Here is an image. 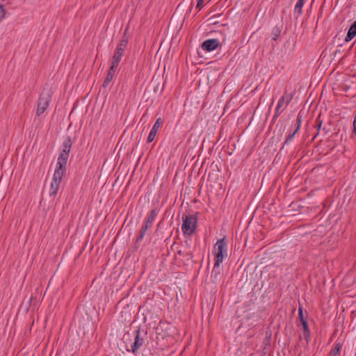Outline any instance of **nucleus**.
<instances>
[{"label":"nucleus","instance_id":"obj_28","mask_svg":"<svg viewBox=\"0 0 356 356\" xmlns=\"http://www.w3.org/2000/svg\"><path fill=\"white\" fill-rule=\"evenodd\" d=\"M204 0H197L196 9H197L199 11L201 10L204 6Z\"/></svg>","mask_w":356,"mask_h":356},{"label":"nucleus","instance_id":"obj_32","mask_svg":"<svg viewBox=\"0 0 356 356\" xmlns=\"http://www.w3.org/2000/svg\"><path fill=\"white\" fill-rule=\"evenodd\" d=\"M186 256L188 257V258L191 259L193 258V252H187Z\"/></svg>","mask_w":356,"mask_h":356},{"label":"nucleus","instance_id":"obj_12","mask_svg":"<svg viewBox=\"0 0 356 356\" xmlns=\"http://www.w3.org/2000/svg\"><path fill=\"white\" fill-rule=\"evenodd\" d=\"M356 35V20L351 24L345 38L346 42L353 40Z\"/></svg>","mask_w":356,"mask_h":356},{"label":"nucleus","instance_id":"obj_9","mask_svg":"<svg viewBox=\"0 0 356 356\" xmlns=\"http://www.w3.org/2000/svg\"><path fill=\"white\" fill-rule=\"evenodd\" d=\"M69 153L60 152L58 158L56 165L59 166L60 168H66V164L69 158Z\"/></svg>","mask_w":356,"mask_h":356},{"label":"nucleus","instance_id":"obj_23","mask_svg":"<svg viewBox=\"0 0 356 356\" xmlns=\"http://www.w3.org/2000/svg\"><path fill=\"white\" fill-rule=\"evenodd\" d=\"M307 314L306 316H304L302 307L300 306L298 307V319L300 320V323H302L303 322H307Z\"/></svg>","mask_w":356,"mask_h":356},{"label":"nucleus","instance_id":"obj_2","mask_svg":"<svg viewBox=\"0 0 356 356\" xmlns=\"http://www.w3.org/2000/svg\"><path fill=\"white\" fill-rule=\"evenodd\" d=\"M51 99V93L50 90H43L39 97L38 102V106L36 110V115L40 116L48 108Z\"/></svg>","mask_w":356,"mask_h":356},{"label":"nucleus","instance_id":"obj_18","mask_svg":"<svg viewBox=\"0 0 356 356\" xmlns=\"http://www.w3.org/2000/svg\"><path fill=\"white\" fill-rule=\"evenodd\" d=\"M341 348H342V343L340 342H336L334 343V348H332L330 352V356H339L341 351Z\"/></svg>","mask_w":356,"mask_h":356},{"label":"nucleus","instance_id":"obj_22","mask_svg":"<svg viewBox=\"0 0 356 356\" xmlns=\"http://www.w3.org/2000/svg\"><path fill=\"white\" fill-rule=\"evenodd\" d=\"M159 211L156 209H153L150 211V213L147 218V220H149V222H153L155 220L156 217L158 215Z\"/></svg>","mask_w":356,"mask_h":356},{"label":"nucleus","instance_id":"obj_4","mask_svg":"<svg viewBox=\"0 0 356 356\" xmlns=\"http://www.w3.org/2000/svg\"><path fill=\"white\" fill-rule=\"evenodd\" d=\"M133 335L134 337V342L131 346V352L136 353L138 349L143 345L145 340L141 337V330L140 327H137L136 330H134Z\"/></svg>","mask_w":356,"mask_h":356},{"label":"nucleus","instance_id":"obj_15","mask_svg":"<svg viewBox=\"0 0 356 356\" xmlns=\"http://www.w3.org/2000/svg\"><path fill=\"white\" fill-rule=\"evenodd\" d=\"M222 262V261L215 260L214 266L211 272V276L213 277L215 279H217L218 275H220V264Z\"/></svg>","mask_w":356,"mask_h":356},{"label":"nucleus","instance_id":"obj_31","mask_svg":"<svg viewBox=\"0 0 356 356\" xmlns=\"http://www.w3.org/2000/svg\"><path fill=\"white\" fill-rule=\"evenodd\" d=\"M353 125V132L356 134V115H355Z\"/></svg>","mask_w":356,"mask_h":356},{"label":"nucleus","instance_id":"obj_8","mask_svg":"<svg viewBox=\"0 0 356 356\" xmlns=\"http://www.w3.org/2000/svg\"><path fill=\"white\" fill-rule=\"evenodd\" d=\"M152 222H149V220H146L145 224L142 226L140 234L137 236L135 242V245H136L138 243H140L143 239L144 235L147 231V229L152 227Z\"/></svg>","mask_w":356,"mask_h":356},{"label":"nucleus","instance_id":"obj_17","mask_svg":"<svg viewBox=\"0 0 356 356\" xmlns=\"http://www.w3.org/2000/svg\"><path fill=\"white\" fill-rule=\"evenodd\" d=\"M301 325L302 326V330H302V336H303L305 340L307 341V343H308L310 340V330H309V328L308 326L307 321L303 322L302 323H301Z\"/></svg>","mask_w":356,"mask_h":356},{"label":"nucleus","instance_id":"obj_7","mask_svg":"<svg viewBox=\"0 0 356 356\" xmlns=\"http://www.w3.org/2000/svg\"><path fill=\"white\" fill-rule=\"evenodd\" d=\"M124 50L122 49L121 48L116 47L114 54L113 56V60L111 63V65L113 67H118L119 65V63L121 60L122 56L124 53Z\"/></svg>","mask_w":356,"mask_h":356},{"label":"nucleus","instance_id":"obj_20","mask_svg":"<svg viewBox=\"0 0 356 356\" xmlns=\"http://www.w3.org/2000/svg\"><path fill=\"white\" fill-rule=\"evenodd\" d=\"M60 186V183H58L57 181H52L49 189V195L51 197L55 196L58 191Z\"/></svg>","mask_w":356,"mask_h":356},{"label":"nucleus","instance_id":"obj_27","mask_svg":"<svg viewBox=\"0 0 356 356\" xmlns=\"http://www.w3.org/2000/svg\"><path fill=\"white\" fill-rule=\"evenodd\" d=\"M302 122V116L300 115V113L298 115L297 119H296V129L299 131L300 125Z\"/></svg>","mask_w":356,"mask_h":356},{"label":"nucleus","instance_id":"obj_13","mask_svg":"<svg viewBox=\"0 0 356 356\" xmlns=\"http://www.w3.org/2000/svg\"><path fill=\"white\" fill-rule=\"evenodd\" d=\"M294 93H288L286 91L284 93V95L279 99L278 103H280L281 106H283L284 103L286 104V106L292 101Z\"/></svg>","mask_w":356,"mask_h":356},{"label":"nucleus","instance_id":"obj_29","mask_svg":"<svg viewBox=\"0 0 356 356\" xmlns=\"http://www.w3.org/2000/svg\"><path fill=\"white\" fill-rule=\"evenodd\" d=\"M6 15V11L3 8V5H0V21H1L4 17Z\"/></svg>","mask_w":356,"mask_h":356},{"label":"nucleus","instance_id":"obj_19","mask_svg":"<svg viewBox=\"0 0 356 356\" xmlns=\"http://www.w3.org/2000/svg\"><path fill=\"white\" fill-rule=\"evenodd\" d=\"M129 42V37L127 35V31L124 33L120 43L117 46L118 48H121L123 50H125L126 47L127 46Z\"/></svg>","mask_w":356,"mask_h":356},{"label":"nucleus","instance_id":"obj_3","mask_svg":"<svg viewBox=\"0 0 356 356\" xmlns=\"http://www.w3.org/2000/svg\"><path fill=\"white\" fill-rule=\"evenodd\" d=\"M214 260L223 261L227 257V241L225 237L218 239L214 245Z\"/></svg>","mask_w":356,"mask_h":356},{"label":"nucleus","instance_id":"obj_21","mask_svg":"<svg viewBox=\"0 0 356 356\" xmlns=\"http://www.w3.org/2000/svg\"><path fill=\"white\" fill-rule=\"evenodd\" d=\"M305 3V0H298L294 8V13L298 15V17L302 14V8Z\"/></svg>","mask_w":356,"mask_h":356},{"label":"nucleus","instance_id":"obj_5","mask_svg":"<svg viewBox=\"0 0 356 356\" xmlns=\"http://www.w3.org/2000/svg\"><path fill=\"white\" fill-rule=\"evenodd\" d=\"M221 44L217 39H208L204 41L201 45L205 51H211L216 49Z\"/></svg>","mask_w":356,"mask_h":356},{"label":"nucleus","instance_id":"obj_10","mask_svg":"<svg viewBox=\"0 0 356 356\" xmlns=\"http://www.w3.org/2000/svg\"><path fill=\"white\" fill-rule=\"evenodd\" d=\"M73 144V140L71 136H67L63 141L61 147L60 152L69 153Z\"/></svg>","mask_w":356,"mask_h":356},{"label":"nucleus","instance_id":"obj_1","mask_svg":"<svg viewBox=\"0 0 356 356\" xmlns=\"http://www.w3.org/2000/svg\"><path fill=\"white\" fill-rule=\"evenodd\" d=\"M197 214L194 216L183 214L181 230L184 235L191 236L195 232L197 225Z\"/></svg>","mask_w":356,"mask_h":356},{"label":"nucleus","instance_id":"obj_16","mask_svg":"<svg viewBox=\"0 0 356 356\" xmlns=\"http://www.w3.org/2000/svg\"><path fill=\"white\" fill-rule=\"evenodd\" d=\"M301 325L302 326V330H302V336H303L305 340L307 341V343H308L310 340V330H309V328L308 326L307 321L303 322L302 323H301Z\"/></svg>","mask_w":356,"mask_h":356},{"label":"nucleus","instance_id":"obj_25","mask_svg":"<svg viewBox=\"0 0 356 356\" xmlns=\"http://www.w3.org/2000/svg\"><path fill=\"white\" fill-rule=\"evenodd\" d=\"M298 131V130L295 129V130L293 132H291L289 134V136L286 137L284 144V145L289 144L291 143V141L292 140V139L294 138L295 135L297 134Z\"/></svg>","mask_w":356,"mask_h":356},{"label":"nucleus","instance_id":"obj_30","mask_svg":"<svg viewBox=\"0 0 356 356\" xmlns=\"http://www.w3.org/2000/svg\"><path fill=\"white\" fill-rule=\"evenodd\" d=\"M316 122L318 131L319 132L323 123V120L320 119V116H318V118L316 119Z\"/></svg>","mask_w":356,"mask_h":356},{"label":"nucleus","instance_id":"obj_26","mask_svg":"<svg viewBox=\"0 0 356 356\" xmlns=\"http://www.w3.org/2000/svg\"><path fill=\"white\" fill-rule=\"evenodd\" d=\"M282 107V106L280 105V103H277V106L275 108L274 118H277L281 114V113L282 112V110L280 111Z\"/></svg>","mask_w":356,"mask_h":356},{"label":"nucleus","instance_id":"obj_6","mask_svg":"<svg viewBox=\"0 0 356 356\" xmlns=\"http://www.w3.org/2000/svg\"><path fill=\"white\" fill-rule=\"evenodd\" d=\"M163 120L161 118H159L156 119L155 123L154 124L148 136H147V143H151L155 138L156 136L157 131L163 125Z\"/></svg>","mask_w":356,"mask_h":356},{"label":"nucleus","instance_id":"obj_14","mask_svg":"<svg viewBox=\"0 0 356 356\" xmlns=\"http://www.w3.org/2000/svg\"><path fill=\"white\" fill-rule=\"evenodd\" d=\"M65 170V168H60L59 166L56 165L52 181H55L60 184Z\"/></svg>","mask_w":356,"mask_h":356},{"label":"nucleus","instance_id":"obj_33","mask_svg":"<svg viewBox=\"0 0 356 356\" xmlns=\"http://www.w3.org/2000/svg\"><path fill=\"white\" fill-rule=\"evenodd\" d=\"M177 254H178L179 255H182V254H183V253H182L181 250H178V251H177Z\"/></svg>","mask_w":356,"mask_h":356},{"label":"nucleus","instance_id":"obj_11","mask_svg":"<svg viewBox=\"0 0 356 356\" xmlns=\"http://www.w3.org/2000/svg\"><path fill=\"white\" fill-rule=\"evenodd\" d=\"M116 69H117V67H113V66L110 67L108 72V74L104 81V83H103L104 88H106L109 85V83H111V81H112V79L113 78V76L115 73Z\"/></svg>","mask_w":356,"mask_h":356},{"label":"nucleus","instance_id":"obj_24","mask_svg":"<svg viewBox=\"0 0 356 356\" xmlns=\"http://www.w3.org/2000/svg\"><path fill=\"white\" fill-rule=\"evenodd\" d=\"M280 33H281V29L277 26L275 27L272 31L273 40H274V41L277 40V39L278 38V37L280 35Z\"/></svg>","mask_w":356,"mask_h":356}]
</instances>
